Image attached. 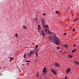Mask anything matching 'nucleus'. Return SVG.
I'll return each instance as SVG.
<instances>
[{
    "mask_svg": "<svg viewBox=\"0 0 79 79\" xmlns=\"http://www.w3.org/2000/svg\"><path fill=\"white\" fill-rule=\"evenodd\" d=\"M53 37H55L54 39V40L55 41V44L57 45H59L60 44V40L58 39L57 36H56L55 34L53 35Z\"/></svg>",
    "mask_w": 79,
    "mask_h": 79,
    "instance_id": "nucleus-1",
    "label": "nucleus"
},
{
    "mask_svg": "<svg viewBox=\"0 0 79 79\" xmlns=\"http://www.w3.org/2000/svg\"><path fill=\"white\" fill-rule=\"evenodd\" d=\"M35 52L34 51H31L27 55V56H28V57H30V56L32 55V54H35Z\"/></svg>",
    "mask_w": 79,
    "mask_h": 79,
    "instance_id": "nucleus-2",
    "label": "nucleus"
},
{
    "mask_svg": "<svg viewBox=\"0 0 79 79\" xmlns=\"http://www.w3.org/2000/svg\"><path fill=\"white\" fill-rule=\"evenodd\" d=\"M49 39H51V40H52V42H53L55 40V37L53 36H53H49Z\"/></svg>",
    "mask_w": 79,
    "mask_h": 79,
    "instance_id": "nucleus-3",
    "label": "nucleus"
},
{
    "mask_svg": "<svg viewBox=\"0 0 79 79\" xmlns=\"http://www.w3.org/2000/svg\"><path fill=\"white\" fill-rule=\"evenodd\" d=\"M51 72H52V73H53V74H54V75H57V73H56V71L54 70V69H51Z\"/></svg>",
    "mask_w": 79,
    "mask_h": 79,
    "instance_id": "nucleus-4",
    "label": "nucleus"
},
{
    "mask_svg": "<svg viewBox=\"0 0 79 79\" xmlns=\"http://www.w3.org/2000/svg\"><path fill=\"white\" fill-rule=\"evenodd\" d=\"M71 70V68H68L66 70V73H69Z\"/></svg>",
    "mask_w": 79,
    "mask_h": 79,
    "instance_id": "nucleus-5",
    "label": "nucleus"
},
{
    "mask_svg": "<svg viewBox=\"0 0 79 79\" xmlns=\"http://www.w3.org/2000/svg\"><path fill=\"white\" fill-rule=\"evenodd\" d=\"M47 70V68H44L43 69V73H46V70Z\"/></svg>",
    "mask_w": 79,
    "mask_h": 79,
    "instance_id": "nucleus-6",
    "label": "nucleus"
},
{
    "mask_svg": "<svg viewBox=\"0 0 79 79\" xmlns=\"http://www.w3.org/2000/svg\"><path fill=\"white\" fill-rule=\"evenodd\" d=\"M55 65L56 66H57V67H59L60 66V64H59L57 63H55Z\"/></svg>",
    "mask_w": 79,
    "mask_h": 79,
    "instance_id": "nucleus-7",
    "label": "nucleus"
},
{
    "mask_svg": "<svg viewBox=\"0 0 79 79\" xmlns=\"http://www.w3.org/2000/svg\"><path fill=\"white\" fill-rule=\"evenodd\" d=\"M43 27H46V28H47V29H48L49 28V27H48V25H44Z\"/></svg>",
    "mask_w": 79,
    "mask_h": 79,
    "instance_id": "nucleus-8",
    "label": "nucleus"
},
{
    "mask_svg": "<svg viewBox=\"0 0 79 79\" xmlns=\"http://www.w3.org/2000/svg\"><path fill=\"white\" fill-rule=\"evenodd\" d=\"M41 21H42V24H44L45 23V20H44V19H41Z\"/></svg>",
    "mask_w": 79,
    "mask_h": 79,
    "instance_id": "nucleus-9",
    "label": "nucleus"
},
{
    "mask_svg": "<svg viewBox=\"0 0 79 79\" xmlns=\"http://www.w3.org/2000/svg\"><path fill=\"white\" fill-rule=\"evenodd\" d=\"M74 63H76V64H77V65L79 64V62L77 61H75L74 62Z\"/></svg>",
    "mask_w": 79,
    "mask_h": 79,
    "instance_id": "nucleus-10",
    "label": "nucleus"
},
{
    "mask_svg": "<svg viewBox=\"0 0 79 79\" xmlns=\"http://www.w3.org/2000/svg\"><path fill=\"white\" fill-rule=\"evenodd\" d=\"M76 51V49H74V50H73L72 51V53H74V52H75V51Z\"/></svg>",
    "mask_w": 79,
    "mask_h": 79,
    "instance_id": "nucleus-11",
    "label": "nucleus"
},
{
    "mask_svg": "<svg viewBox=\"0 0 79 79\" xmlns=\"http://www.w3.org/2000/svg\"><path fill=\"white\" fill-rule=\"evenodd\" d=\"M38 29L39 30H40V26L39 25H38Z\"/></svg>",
    "mask_w": 79,
    "mask_h": 79,
    "instance_id": "nucleus-12",
    "label": "nucleus"
},
{
    "mask_svg": "<svg viewBox=\"0 0 79 79\" xmlns=\"http://www.w3.org/2000/svg\"><path fill=\"white\" fill-rule=\"evenodd\" d=\"M37 20H38V19H37V18H36V19H34V21H37Z\"/></svg>",
    "mask_w": 79,
    "mask_h": 79,
    "instance_id": "nucleus-13",
    "label": "nucleus"
},
{
    "mask_svg": "<svg viewBox=\"0 0 79 79\" xmlns=\"http://www.w3.org/2000/svg\"><path fill=\"white\" fill-rule=\"evenodd\" d=\"M23 28H24V29H27V27H26V26L24 25L23 26Z\"/></svg>",
    "mask_w": 79,
    "mask_h": 79,
    "instance_id": "nucleus-14",
    "label": "nucleus"
},
{
    "mask_svg": "<svg viewBox=\"0 0 79 79\" xmlns=\"http://www.w3.org/2000/svg\"><path fill=\"white\" fill-rule=\"evenodd\" d=\"M64 47H65V48H68V46L67 45H64Z\"/></svg>",
    "mask_w": 79,
    "mask_h": 79,
    "instance_id": "nucleus-15",
    "label": "nucleus"
},
{
    "mask_svg": "<svg viewBox=\"0 0 79 79\" xmlns=\"http://www.w3.org/2000/svg\"><path fill=\"white\" fill-rule=\"evenodd\" d=\"M68 57L70 58H72V57H73V56H71V55H70L68 56Z\"/></svg>",
    "mask_w": 79,
    "mask_h": 79,
    "instance_id": "nucleus-16",
    "label": "nucleus"
},
{
    "mask_svg": "<svg viewBox=\"0 0 79 79\" xmlns=\"http://www.w3.org/2000/svg\"><path fill=\"white\" fill-rule=\"evenodd\" d=\"M49 34L51 35H53V32H50Z\"/></svg>",
    "mask_w": 79,
    "mask_h": 79,
    "instance_id": "nucleus-17",
    "label": "nucleus"
},
{
    "mask_svg": "<svg viewBox=\"0 0 79 79\" xmlns=\"http://www.w3.org/2000/svg\"><path fill=\"white\" fill-rule=\"evenodd\" d=\"M26 62H27V63H30V62H31V61L26 60Z\"/></svg>",
    "mask_w": 79,
    "mask_h": 79,
    "instance_id": "nucleus-18",
    "label": "nucleus"
},
{
    "mask_svg": "<svg viewBox=\"0 0 79 79\" xmlns=\"http://www.w3.org/2000/svg\"><path fill=\"white\" fill-rule=\"evenodd\" d=\"M15 37H18V35L17 33H16L15 35Z\"/></svg>",
    "mask_w": 79,
    "mask_h": 79,
    "instance_id": "nucleus-19",
    "label": "nucleus"
},
{
    "mask_svg": "<svg viewBox=\"0 0 79 79\" xmlns=\"http://www.w3.org/2000/svg\"><path fill=\"white\" fill-rule=\"evenodd\" d=\"M45 32H46V33H48V30H47V29L45 30Z\"/></svg>",
    "mask_w": 79,
    "mask_h": 79,
    "instance_id": "nucleus-20",
    "label": "nucleus"
},
{
    "mask_svg": "<svg viewBox=\"0 0 79 79\" xmlns=\"http://www.w3.org/2000/svg\"><path fill=\"white\" fill-rule=\"evenodd\" d=\"M10 60H14V57H12V58L11 57H10Z\"/></svg>",
    "mask_w": 79,
    "mask_h": 79,
    "instance_id": "nucleus-21",
    "label": "nucleus"
},
{
    "mask_svg": "<svg viewBox=\"0 0 79 79\" xmlns=\"http://www.w3.org/2000/svg\"><path fill=\"white\" fill-rule=\"evenodd\" d=\"M38 47V45H35V49H36V48H37Z\"/></svg>",
    "mask_w": 79,
    "mask_h": 79,
    "instance_id": "nucleus-22",
    "label": "nucleus"
},
{
    "mask_svg": "<svg viewBox=\"0 0 79 79\" xmlns=\"http://www.w3.org/2000/svg\"><path fill=\"white\" fill-rule=\"evenodd\" d=\"M36 56H38V55H37V51L36 52Z\"/></svg>",
    "mask_w": 79,
    "mask_h": 79,
    "instance_id": "nucleus-23",
    "label": "nucleus"
},
{
    "mask_svg": "<svg viewBox=\"0 0 79 79\" xmlns=\"http://www.w3.org/2000/svg\"><path fill=\"white\" fill-rule=\"evenodd\" d=\"M59 13V11H56V14H58V13Z\"/></svg>",
    "mask_w": 79,
    "mask_h": 79,
    "instance_id": "nucleus-24",
    "label": "nucleus"
},
{
    "mask_svg": "<svg viewBox=\"0 0 79 79\" xmlns=\"http://www.w3.org/2000/svg\"><path fill=\"white\" fill-rule=\"evenodd\" d=\"M56 48H57V50H59V49H60V47H57Z\"/></svg>",
    "mask_w": 79,
    "mask_h": 79,
    "instance_id": "nucleus-25",
    "label": "nucleus"
},
{
    "mask_svg": "<svg viewBox=\"0 0 79 79\" xmlns=\"http://www.w3.org/2000/svg\"><path fill=\"white\" fill-rule=\"evenodd\" d=\"M42 33L43 35H45V33L42 32Z\"/></svg>",
    "mask_w": 79,
    "mask_h": 79,
    "instance_id": "nucleus-26",
    "label": "nucleus"
},
{
    "mask_svg": "<svg viewBox=\"0 0 79 79\" xmlns=\"http://www.w3.org/2000/svg\"><path fill=\"white\" fill-rule=\"evenodd\" d=\"M26 54H25L24 55V57L25 58H26Z\"/></svg>",
    "mask_w": 79,
    "mask_h": 79,
    "instance_id": "nucleus-27",
    "label": "nucleus"
},
{
    "mask_svg": "<svg viewBox=\"0 0 79 79\" xmlns=\"http://www.w3.org/2000/svg\"><path fill=\"white\" fill-rule=\"evenodd\" d=\"M73 47H76V44H74Z\"/></svg>",
    "mask_w": 79,
    "mask_h": 79,
    "instance_id": "nucleus-28",
    "label": "nucleus"
},
{
    "mask_svg": "<svg viewBox=\"0 0 79 79\" xmlns=\"http://www.w3.org/2000/svg\"><path fill=\"white\" fill-rule=\"evenodd\" d=\"M73 32H74V31H75V29H74V28H73Z\"/></svg>",
    "mask_w": 79,
    "mask_h": 79,
    "instance_id": "nucleus-29",
    "label": "nucleus"
},
{
    "mask_svg": "<svg viewBox=\"0 0 79 79\" xmlns=\"http://www.w3.org/2000/svg\"><path fill=\"white\" fill-rule=\"evenodd\" d=\"M43 15L44 16H45V15H46V14H45V13H43Z\"/></svg>",
    "mask_w": 79,
    "mask_h": 79,
    "instance_id": "nucleus-30",
    "label": "nucleus"
},
{
    "mask_svg": "<svg viewBox=\"0 0 79 79\" xmlns=\"http://www.w3.org/2000/svg\"><path fill=\"white\" fill-rule=\"evenodd\" d=\"M77 20H76V19H75L74 20V22H76Z\"/></svg>",
    "mask_w": 79,
    "mask_h": 79,
    "instance_id": "nucleus-31",
    "label": "nucleus"
},
{
    "mask_svg": "<svg viewBox=\"0 0 79 79\" xmlns=\"http://www.w3.org/2000/svg\"><path fill=\"white\" fill-rule=\"evenodd\" d=\"M64 35H66V33L65 32L64 34Z\"/></svg>",
    "mask_w": 79,
    "mask_h": 79,
    "instance_id": "nucleus-32",
    "label": "nucleus"
},
{
    "mask_svg": "<svg viewBox=\"0 0 79 79\" xmlns=\"http://www.w3.org/2000/svg\"><path fill=\"white\" fill-rule=\"evenodd\" d=\"M36 77H39V74H37L36 75Z\"/></svg>",
    "mask_w": 79,
    "mask_h": 79,
    "instance_id": "nucleus-33",
    "label": "nucleus"
},
{
    "mask_svg": "<svg viewBox=\"0 0 79 79\" xmlns=\"http://www.w3.org/2000/svg\"><path fill=\"white\" fill-rule=\"evenodd\" d=\"M76 19V20H77H77H78V19H79V18H77V19Z\"/></svg>",
    "mask_w": 79,
    "mask_h": 79,
    "instance_id": "nucleus-34",
    "label": "nucleus"
},
{
    "mask_svg": "<svg viewBox=\"0 0 79 79\" xmlns=\"http://www.w3.org/2000/svg\"><path fill=\"white\" fill-rule=\"evenodd\" d=\"M26 64H27V65H29V63H27Z\"/></svg>",
    "mask_w": 79,
    "mask_h": 79,
    "instance_id": "nucleus-35",
    "label": "nucleus"
},
{
    "mask_svg": "<svg viewBox=\"0 0 79 79\" xmlns=\"http://www.w3.org/2000/svg\"><path fill=\"white\" fill-rule=\"evenodd\" d=\"M65 77H66V78H68V76H65Z\"/></svg>",
    "mask_w": 79,
    "mask_h": 79,
    "instance_id": "nucleus-36",
    "label": "nucleus"
},
{
    "mask_svg": "<svg viewBox=\"0 0 79 79\" xmlns=\"http://www.w3.org/2000/svg\"><path fill=\"white\" fill-rule=\"evenodd\" d=\"M12 61V60H11V59L10 60V61Z\"/></svg>",
    "mask_w": 79,
    "mask_h": 79,
    "instance_id": "nucleus-37",
    "label": "nucleus"
},
{
    "mask_svg": "<svg viewBox=\"0 0 79 79\" xmlns=\"http://www.w3.org/2000/svg\"><path fill=\"white\" fill-rule=\"evenodd\" d=\"M17 68L19 69V67H18L17 66Z\"/></svg>",
    "mask_w": 79,
    "mask_h": 79,
    "instance_id": "nucleus-38",
    "label": "nucleus"
},
{
    "mask_svg": "<svg viewBox=\"0 0 79 79\" xmlns=\"http://www.w3.org/2000/svg\"><path fill=\"white\" fill-rule=\"evenodd\" d=\"M19 69V72H20V69Z\"/></svg>",
    "mask_w": 79,
    "mask_h": 79,
    "instance_id": "nucleus-39",
    "label": "nucleus"
},
{
    "mask_svg": "<svg viewBox=\"0 0 79 79\" xmlns=\"http://www.w3.org/2000/svg\"><path fill=\"white\" fill-rule=\"evenodd\" d=\"M0 75V76H2V74L1 73Z\"/></svg>",
    "mask_w": 79,
    "mask_h": 79,
    "instance_id": "nucleus-40",
    "label": "nucleus"
},
{
    "mask_svg": "<svg viewBox=\"0 0 79 79\" xmlns=\"http://www.w3.org/2000/svg\"><path fill=\"white\" fill-rule=\"evenodd\" d=\"M41 32H42H42H43L44 31H41Z\"/></svg>",
    "mask_w": 79,
    "mask_h": 79,
    "instance_id": "nucleus-41",
    "label": "nucleus"
},
{
    "mask_svg": "<svg viewBox=\"0 0 79 79\" xmlns=\"http://www.w3.org/2000/svg\"><path fill=\"white\" fill-rule=\"evenodd\" d=\"M67 52H65L64 53V54H65V53H66Z\"/></svg>",
    "mask_w": 79,
    "mask_h": 79,
    "instance_id": "nucleus-42",
    "label": "nucleus"
},
{
    "mask_svg": "<svg viewBox=\"0 0 79 79\" xmlns=\"http://www.w3.org/2000/svg\"><path fill=\"white\" fill-rule=\"evenodd\" d=\"M35 62H36L37 61V60H35Z\"/></svg>",
    "mask_w": 79,
    "mask_h": 79,
    "instance_id": "nucleus-43",
    "label": "nucleus"
},
{
    "mask_svg": "<svg viewBox=\"0 0 79 79\" xmlns=\"http://www.w3.org/2000/svg\"><path fill=\"white\" fill-rule=\"evenodd\" d=\"M24 64H22V66H24Z\"/></svg>",
    "mask_w": 79,
    "mask_h": 79,
    "instance_id": "nucleus-44",
    "label": "nucleus"
},
{
    "mask_svg": "<svg viewBox=\"0 0 79 79\" xmlns=\"http://www.w3.org/2000/svg\"><path fill=\"white\" fill-rule=\"evenodd\" d=\"M48 33H49V34H50V31H48Z\"/></svg>",
    "mask_w": 79,
    "mask_h": 79,
    "instance_id": "nucleus-45",
    "label": "nucleus"
},
{
    "mask_svg": "<svg viewBox=\"0 0 79 79\" xmlns=\"http://www.w3.org/2000/svg\"><path fill=\"white\" fill-rule=\"evenodd\" d=\"M60 52H61V51H60Z\"/></svg>",
    "mask_w": 79,
    "mask_h": 79,
    "instance_id": "nucleus-46",
    "label": "nucleus"
},
{
    "mask_svg": "<svg viewBox=\"0 0 79 79\" xmlns=\"http://www.w3.org/2000/svg\"><path fill=\"white\" fill-rule=\"evenodd\" d=\"M65 79H68L67 78H65Z\"/></svg>",
    "mask_w": 79,
    "mask_h": 79,
    "instance_id": "nucleus-47",
    "label": "nucleus"
},
{
    "mask_svg": "<svg viewBox=\"0 0 79 79\" xmlns=\"http://www.w3.org/2000/svg\"><path fill=\"white\" fill-rule=\"evenodd\" d=\"M1 69V67H0V69Z\"/></svg>",
    "mask_w": 79,
    "mask_h": 79,
    "instance_id": "nucleus-48",
    "label": "nucleus"
},
{
    "mask_svg": "<svg viewBox=\"0 0 79 79\" xmlns=\"http://www.w3.org/2000/svg\"><path fill=\"white\" fill-rule=\"evenodd\" d=\"M40 19H39V20L40 21Z\"/></svg>",
    "mask_w": 79,
    "mask_h": 79,
    "instance_id": "nucleus-49",
    "label": "nucleus"
}]
</instances>
